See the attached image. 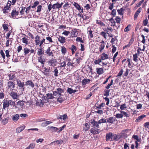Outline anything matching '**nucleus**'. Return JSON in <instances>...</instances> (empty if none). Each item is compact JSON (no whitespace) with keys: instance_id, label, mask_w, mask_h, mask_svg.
I'll list each match as a JSON object with an SVG mask.
<instances>
[{"instance_id":"bb28decb","label":"nucleus","mask_w":149,"mask_h":149,"mask_svg":"<svg viewBox=\"0 0 149 149\" xmlns=\"http://www.w3.org/2000/svg\"><path fill=\"white\" fill-rule=\"evenodd\" d=\"M90 123L92 124L94 126H96L97 128H100V126H99V123H98V122L94 120H91V121Z\"/></svg>"},{"instance_id":"338daca9","label":"nucleus","mask_w":149,"mask_h":149,"mask_svg":"<svg viewBox=\"0 0 149 149\" xmlns=\"http://www.w3.org/2000/svg\"><path fill=\"white\" fill-rule=\"evenodd\" d=\"M129 70L128 69L126 68V70L124 72L123 75V76L127 77V76L128 74L129 73Z\"/></svg>"},{"instance_id":"ddd939ff","label":"nucleus","mask_w":149,"mask_h":149,"mask_svg":"<svg viewBox=\"0 0 149 149\" xmlns=\"http://www.w3.org/2000/svg\"><path fill=\"white\" fill-rule=\"evenodd\" d=\"M41 38L39 36L37 35L35 38V42L36 45L38 46L39 47H41L40 45V44L41 43Z\"/></svg>"},{"instance_id":"052dcab7","label":"nucleus","mask_w":149,"mask_h":149,"mask_svg":"<svg viewBox=\"0 0 149 149\" xmlns=\"http://www.w3.org/2000/svg\"><path fill=\"white\" fill-rule=\"evenodd\" d=\"M106 122V119L105 118H102L98 121L99 124L105 123Z\"/></svg>"},{"instance_id":"e2e57ef3","label":"nucleus","mask_w":149,"mask_h":149,"mask_svg":"<svg viewBox=\"0 0 149 149\" xmlns=\"http://www.w3.org/2000/svg\"><path fill=\"white\" fill-rule=\"evenodd\" d=\"M24 105V102L22 101H19L17 103V105L19 106H22Z\"/></svg>"},{"instance_id":"f257e3e1","label":"nucleus","mask_w":149,"mask_h":149,"mask_svg":"<svg viewBox=\"0 0 149 149\" xmlns=\"http://www.w3.org/2000/svg\"><path fill=\"white\" fill-rule=\"evenodd\" d=\"M2 103H3V110H5L6 108L8 109L10 105L13 106V107L15 108L17 107L16 105L15 102L12 100H8L4 99L3 100Z\"/></svg>"},{"instance_id":"72a5a7b5","label":"nucleus","mask_w":149,"mask_h":149,"mask_svg":"<svg viewBox=\"0 0 149 149\" xmlns=\"http://www.w3.org/2000/svg\"><path fill=\"white\" fill-rule=\"evenodd\" d=\"M91 80L88 79H84L81 81V84L82 85H85L86 84L90 83Z\"/></svg>"},{"instance_id":"13d9d810","label":"nucleus","mask_w":149,"mask_h":149,"mask_svg":"<svg viewBox=\"0 0 149 149\" xmlns=\"http://www.w3.org/2000/svg\"><path fill=\"white\" fill-rule=\"evenodd\" d=\"M53 72L54 73V76L57 77L58 76V70L57 68H54Z\"/></svg>"},{"instance_id":"3c124183","label":"nucleus","mask_w":149,"mask_h":149,"mask_svg":"<svg viewBox=\"0 0 149 149\" xmlns=\"http://www.w3.org/2000/svg\"><path fill=\"white\" fill-rule=\"evenodd\" d=\"M24 52L25 55H26L30 52V49L26 47L24 49Z\"/></svg>"},{"instance_id":"de8ad7c7","label":"nucleus","mask_w":149,"mask_h":149,"mask_svg":"<svg viewBox=\"0 0 149 149\" xmlns=\"http://www.w3.org/2000/svg\"><path fill=\"white\" fill-rule=\"evenodd\" d=\"M140 12V10H137L136 11L134 16V20H136Z\"/></svg>"},{"instance_id":"9d476101","label":"nucleus","mask_w":149,"mask_h":149,"mask_svg":"<svg viewBox=\"0 0 149 149\" xmlns=\"http://www.w3.org/2000/svg\"><path fill=\"white\" fill-rule=\"evenodd\" d=\"M17 0H12V2L8 0L6 6H5L4 8L3 9H9L10 8V6H11V3L12 5H14L15 4V2H16Z\"/></svg>"},{"instance_id":"c9c22d12","label":"nucleus","mask_w":149,"mask_h":149,"mask_svg":"<svg viewBox=\"0 0 149 149\" xmlns=\"http://www.w3.org/2000/svg\"><path fill=\"white\" fill-rule=\"evenodd\" d=\"M54 142L56 143V145L60 146L63 143V140L61 139L58 140L53 142L52 143H54Z\"/></svg>"},{"instance_id":"423d86ee","label":"nucleus","mask_w":149,"mask_h":149,"mask_svg":"<svg viewBox=\"0 0 149 149\" xmlns=\"http://www.w3.org/2000/svg\"><path fill=\"white\" fill-rule=\"evenodd\" d=\"M70 29H71L70 33V35L72 38L76 37L78 36L79 32L75 28H70Z\"/></svg>"},{"instance_id":"39448f33","label":"nucleus","mask_w":149,"mask_h":149,"mask_svg":"<svg viewBox=\"0 0 149 149\" xmlns=\"http://www.w3.org/2000/svg\"><path fill=\"white\" fill-rule=\"evenodd\" d=\"M64 92V90L60 88H58L56 89V91H53V94L56 96H58L59 95H62L61 93Z\"/></svg>"},{"instance_id":"2f4dec72","label":"nucleus","mask_w":149,"mask_h":149,"mask_svg":"<svg viewBox=\"0 0 149 149\" xmlns=\"http://www.w3.org/2000/svg\"><path fill=\"white\" fill-rule=\"evenodd\" d=\"M146 116L145 115H142L139 116L137 119H136L135 120V122H139L140 121H141L143 119V118L146 117Z\"/></svg>"},{"instance_id":"58836bf2","label":"nucleus","mask_w":149,"mask_h":149,"mask_svg":"<svg viewBox=\"0 0 149 149\" xmlns=\"http://www.w3.org/2000/svg\"><path fill=\"white\" fill-rule=\"evenodd\" d=\"M76 90H73L71 88H68L67 92L70 94H71L73 93L76 92Z\"/></svg>"},{"instance_id":"dca6fc26","label":"nucleus","mask_w":149,"mask_h":149,"mask_svg":"<svg viewBox=\"0 0 149 149\" xmlns=\"http://www.w3.org/2000/svg\"><path fill=\"white\" fill-rule=\"evenodd\" d=\"M100 44L99 45V50L100 52H102L103 50L104 49L105 46V42L103 40L100 42Z\"/></svg>"},{"instance_id":"f03ea898","label":"nucleus","mask_w":149,"mask_h":149,"mask_svg":"<svg viewBox=\"0 0 149 149\" xmlns=\"http://www.w3.org/2000/svg\"><path fill=\"white\" fill-rule=\"evenodd\" d=\"M80 13H79L78 15L83 18V22H85L87 19L89 18L91 16V14L90 12H88L87 10H79Z\"/></svg>"},{"instance_id":"774afa93","label":"nucleus","mask_w":149,"mask_h":149,"mask_svg":"<svg viewBox=\"0 0 149 149\" xmlns=\"http://www.w3.org/2000/svg\"><path fill=\"white\" fill-rule=\"evenodd\" d=\"M124 72V70L123 69H121L120 70L118 74L117 75L116 77H120L123 74V73Z\"/></svg>"},{"instance_id":"1a4fd4ad","label":"nucleus","mask_w":149,"mask_h":149,"mask_svg":"<svg viewBox=\"0 0 149 149\" xmlns=\"http://www.w3.org/2000/svg\"><path fill=\"white\" fill-rule=\"evenodd\" d=\"M17 84L19 87V89L22 90V91H24L25 88V84L24 82H22L19 79L16 80Z\"/></svg>"},{"instance_id":"0e129e2a","label":"nucleus","mask_w":149,"mask_h":149,"mask_svg":"<svg viewBox=\"0 0 149 149\" xmlns=\"http://www.w3.org/2000/svg\"><path fill=\"white\" fill-rule=\"evenodd\" d=\"M1 122L3 125H5L8 122V119L7 118H5L2 120Z\"/></svg>"},{"instance_id":"bf43d9fd","label":"nucleus","mask_w":149,"mask_h":149,"mask_svg":"<svg viewBox=\"0 0 149 149\" xmlns=\"http://www.w3.org/2000/svg\"><path fill=\"white\" fill-rule=\"evenodd\" d=\"M46 95L48 98L50 99H52L54 98L52 93H47L46 94Z\"/></svg>"},{"instance_id":"6e6d98bb","label":"nucleus","mask_w":149,"mask_h":149,"mask_svg":"<svg viewBox=\"0 0 149 149\" xmlns=\"http://www.w3.org/2000/svg\"><path fill=\"white\" fill-rule=\"evenodd\" d=\"M73 61H69L67 64V65L69 67L71 66L72 68L74 67V65H73Z\"/></svg>"},{"instance_id":"5fc2aeb1","label":"nucleus","mask_w":149,"mask_h":149,"mask_svg":"<svg viewBox=\"0 0 149 149\" xmlns=\"http://www.w3.org/2000/svg\"><path fill=\"white\" fill-rule=\"evenodd\" d=\"M52 122L49 121H46L42 122V125L43 126H46L49 124L50 123H52Z\"/></svg>"},{"instance_id":"c85d7f7f","label":"nucleus","mask_w":149,"mask_h":149,"mask_svg":"<svg viewBox=\"0 0 149 149\" xmlns=\"http://www.w3.org/2000/svg\"><path fill=\"white\" fill-rule=\"evenodd\" d=\"M29 39L26 37H24L22 38V42L26 45H27L29 44L30 43V42L29 41Z\"/></svg>"},{"instance_id":"f8f14e48","label":"nucleus","mask_w":149,"mask_h":149,"mask_svg":"<svg viewBox=\"0 0 149 149\" xmlns=\"http://www.w3.org/2000/svg\"><path fill=\"white\" fill-rule=\"evenodd\" d=\"M38 61L42 65V67L44 66L45 63L46 62V60L44 56H40L38 58Z\"/></svg>"},{"instance_id":"4d7b16f0","label":"nucleus","mask_w":149,"mask_h":149,"mask_svg":"<svg viewBox=\"0 0 149 149\" xmlns=\"http://www.w3.org/2000/svg\"><path fill=\"white\" fill-rule=\"evenodd\" d=\"M134 36H132L131 37V38L129 40V43L130 45H131L132 44H133V42L134 41Z\"/></svg>"},{"instance_id":"49530a36","label":"nucleus","mask_w":149,"mask_h":149,"mask_svg":"<svg viewBox=\"0 0 149 149\" xmlns=\"http://www.w3.org/2000/svg\"><path fill=\"white\" fill-rule=\"evenodd\" d=\"M138 55L136 53L133 55V59L134 61L137 62L138 61L137 58H138Z\"/></svg>"},{"instance_id":"393cba45","label":"nucleus","mask_w":149,"mask_h":149,"mask_svg":"<svg viewBox=\"0 0 149 149\" xmlns=\"http://www.w3.org/2000/svg\"><path fill=\"white\" fill-rule=\"evenodd\" d=\"M19 13V12L18 11H16V10H13L11 13V15L12 16V17L13 18H16V16H17Z\"/></svg>"},{"instance_id":"e433bc0d","label":"nucleus","mask_w":149,"mask_h":149,"mask_svg":"<svg viewBox=\"0 0 149 149\" xmlns=\"http://www.w3.org/2000/svg\"><path fill=\"white\" fill-rule=\"evenodd\" d=\"M35 146L36 144L35 143H30L28 147L26 148L25 149H33L35 147Z\"/></svg>"},{"instance_id":"680f3d73","label":"nucleus","mask_w":149,"mask_h":149,"mask_svg":"<svg viewBox=\"0 0 149 149\" xmlns=\"http://www.w3.org/2000/svg\"><path fill=\"white\" fill-rule=\"evenodd\" d=\"M104 93V95L106 96H107L109 95V93L110 91V90H105Z\"/></svg>"},{"instance_id":"79ce46f5","label":"nucleus","mask_w":149,"mask_h":149,"mask_svg":"<svg viewBox=\"0 0 149 149\" xmlns=\"http://www.w3.org/2000/svg\"><path fill=\"white\" fill-rule=\"evenodd\" d=\"M110 22H111V26H116V22L113 19V17L111 18L109 20Z\"/></svg>"},{"instance_id":"9b49d317","label":"nucleus","mask_w":149,"mask_h":149,"mask_svg":"<svg viewBox=\"0 0 149 149\" xmlns=\"http://www.w3.org/2000/svg\"><path fill=\"white\" fill-rule=\"evenodd\" d=\"M7 84L8 87V89H10V91H12L14 90L15 87V84L14 82L11 81H8Z\"/></svg>"},{"instance_id":"0eeeda50","label":"nucleus","mask_w":149,"mask_h":149,"mask_svg":"<svg viewBox=\"0 0 149 149\" xmlns=\"http://www.w3.org/2000/svg\"><path fill=\"white\" fill-rule=\"evenodd\" d=\"M93 28L91 26H89L87 28V33L89 39L92 38L94 37L93 32L92 30Z\"/></svg>"},{"instance_id":"ea45409f","label":"nucleus","mask_w":149,"mask_h":149,"mask_svg":"<svg viewBox=\"0 0 149 149\" xmlns=\"http://www.w3.org/2000/svg\"><path fill=\"white\" fill-rule=\"evenodd\" d=\"M74 6L77 9V10H81L83 9V8H82V9H81L80 6L79 5L78 3H77V2H74L73 4Z\"/></svg>"},{"instance_id":"c03bdc74","label":"nucleus","mask_w":149,"mask_h":149,"mask_svg":"<svg viewBox=\"0 0 149 149\" xmlns=\"http://www.w3.org/2000/svg\"><path fill=\"white\" fill-rule=\"evenodd\" d=\"M51 70V69L49 67L48 68H47V69H46V70H44V73L45 75H48V74L49 73Z\"/></svg>"},{"instance_id":"cd10ccee","label":"nucleus","mask_w":149,"mask_h":149,"mask_svg":"<svg viewBox=\"0 0 149 149\" xmlns=\"http://www.w3.org/2000/svg\"><path fill=\"white\" fill-rule=\"evenodd\" d=\"M107 32V30H104V32L102 31L100 32V35L102 36H103L104 38H105V39H107V35L106 33H107L108 34H109V33H108Z\"/></svg>"},{"instance_id":"864d4df0","label":"nucleus","mask_w":149,"mask_h":149,"mask_svg":"<svg viewBox=\"0 0 149 149\" xmlns=\"http://www.w3.org/2000/svg\"><path fill=\"white\" fill-rule=\"evenodd\" d=\"M5 97V93L4 92H0V100L4 99Z\"/></svg>"},{"instance_id":"c756f323","label":"nucleus","mask_w":149,"mask_h":149,"mask_svg":"<svg viewBox=\"0 0 149 149\" xmlns=\"http://www.w3.org/2000/svg\"><path fill=\"white\" fill-rule=\"evenodd\" d=\"M62 4H63L62 2V3L61 4L58 3L54 4L53 5H52V8L54 9L56 8H59L61 7Z\"/></svg>"},{"instance_id":"6ab92c4d","label":"nucleus","mask_w":149,"mask_h":149,"mask_svg":"<svg viewBox=\"0 0 149 149\" xmlns=\"http://www.w3.org/2000/svg\"><path fill=\"white\" fill-rule=\"evenodd\" d=\"M37 48V55L39 56H41L44 54V49L42 47Z\"/></svg>"},{"instance_id":"a878e982","label":"nucleus","mask_w":149,"mask_h":149,"mask_svg":"<svg viewBox=\"0 0 149 149\" xmlns=\"http://www.w3.org/2000/svg\"><path fill=\"white\" fill-rule=\"evenodd\" d=\"M39 3V2L38 1H36L35 2H34L33 4V5L31 6L30 5L28 7H27L26 9V10H28L31 7L32 8H36V7L37 6Z\"/></svg>"},{"instance_id":"8fccbe9b","label":"nucleus","mask_w":149,"mask_h":149,"mask_svg":"<svg viewBox=\"0 0 149 149\" xmlns=\"http://www.w3.org/2000/svg\"><path fill=\"white\" fill-rule=\"evenodd\" d=\"M61 48V52H62V53L64 55L67 52V49L65 48V47L64 46H62Z\"/></svg>"},{"instance_id":"2eb2a0df","label":"nucleus","mask_w":149,"mask_h":149,"mask_svg":"<svg viewBox=\"0 0 149 149\" xmlns=\"http://www.w3.org/2000/svg\"><path fill=\"white\" fill-rule=\"evenodd\" d=\"M100 132V130L94 127L91 128L90 130L91 133L93 134H99Z\"/></svg>"},{"instance_id":"4c0bfd02","label":"nucleus","mask_w":149,"mask_h":149,"mask_svg":"<svg viewBox=\"0 0 149 149\" xmlns=\"http://www.w3.org/2000/svg\"><path fill=\"white\" fill-rule=\"evenodd\" d=\"M70 49L71 50L72 54H74L75 53V51H76L77 49V47L74 45H72Z\"/></svg>"},{"instance_id":"a18cd8bd","label":"nucleus","mask_w":149,"mask_h":149,"mask_svg":"<svg viewBox=\"0 0 149 149\" xmlns=\"http://www.w3.org/2000/svg\"><path fill=\"white\" fill-rule=\"evenodd\" d=\"M120 112L121 113H122L123 116H124L126 117H129L130 116V113H127L125 111H120Z\"/></svg>"},{"instance_id":"f3484780","label":"nucleus","mask_w":149,"mask_h":149,"mask_svg":"<svg viewBox=\"0 0 149 149\" xmlns=\"http://www.w3.org/2000/svg\"><path fill=\"white\" fill-rule=\"evenodd\" d=\"M25 86H30L33 88H34V84L32 80H27L25 83Z\"/></svg>"},{"instance_id":"5701e85b","label":"nucleus","mask_w":149,"mask_h":149,"mask_svg":"<svg viewBox=\"0 0 149 149\" xmlns=\"http://www.w3.org/2000/svg\"><path fill=\"white\" fill-rule=\"evenodd\" d=\"M116 118L113 117H111L108 118L107 120V122L113 124V122L116 121Z\"/></svg>"},{"instance_id":"6e6552de","label":"nucleus","mask_w":149,"mask_h":149,"mask_svg":"<svg viewBox=\"0 0 149 149\" xmlns=\"http://www.w3.org/2000/svg\"><path fill=\"white\" fill-rule=\"evenodd\" d=\"M48 64L50 66L54 67L56 66L57 63V60L54 58H52L48 61Z\"/></svg>"},{"instance_id":"a19ab883","label":"nucleus","mask_w":149,"mask_h":149,"mask_svg":"<svg viewBox=\"0 0 149 149\" xmlns=\"http://www.w3.org/2000/svg\"><path fill=\"white\" fill-rule=\"evenodd\" d=\"M105 104L104 103H101L99 105H98V104L96 103L95 104V106L96 108L101 109L102 107H104L105 105Z\"/></svg>"},{"instance_id":"b1692460","label":"nucleus","mask_w":149,"mask_h":149,"mask_svg":"<svg viewBox=\"0 0 149 149\" xmlns=\"http://www.w3.org/2000/svg\"><path fill=\"white\" fill-rule=\"evenodd\" d=\"M25 128V126L24 125L19 126L16 129V132L17 133H20L24 130Z\"/></svg>"},{"instance_id":"412c9836","label":"nucleus","mask_w":149,"mask_h":149,"mask_svg":"<svg viewBox=\"0 0 149 149\" xmlns=\"http://www.w3.org/2000/svg\"><path fill=\"white\" fill-rule=\"evenodd\" d=\"M8 26L9 25L8 24H6V23H5V22H4L3 24H2V27L3 28L4 31L6 32L8 31Z\"/></svg>"},{"instance_id":"473e14b6","label":"nucleus","mask_w":149,"mask_h":149,"mask_svg":"<svg viewBox=\"0 0 149 149\" xmlns=\"http://www.w3.org/2000/svg\"><path fill=\"white\" fill-rule=\"evenodd\" d=\"M96 23L98 24L99 26H105V24H104V22L100 20H96Z\"/></svg>"},{"instance_id":"20e7f679","label":"nucleus","mask_w":149,"mask_h":149,"mask_svg":"<svg viewBox=\"0 0 149 149\" xmlns=\"http://www.w3.org/2000/svg\"><path fill=\"white\" fill-rule=\"evenodd\" d=\"M105 140L106 141H114V134H113L111 132H109L106 134L105 136Z\"/></svg>"},{"instance_id":"4be33fe9","label":"nucleus","mask_w":149,"mask_h":149,"mask_svg":"<svg viewBox=\"0 0 149 149\" xmlns=\"http://www.w3.org/2000/svg\"><path fill=\"white\" fill-rule=\"evenodd\" d=\"M58 40L61 43H64L66 42V39L65 37L63 36H59L58 38Z\"/></svg>"},{"instance_id":"09e8293b","label":"nucleus","mask_w":149,"mask_h":149,"mask_svg":"<svg viewBox=\"0 0 149 149\" xmlns=\"http://www.w3.org/2000/svg\"><path fill=\"white\" fill-rule=\"evenodd\" d=\"M59 97L57 98V101L61 103L64 100L63 98L62 97L61 95H59Z\"/></svg>"},{"instance_id":"7ed1b4c3","label":"nucleus","mask_w":149,"mask_h":149,"mask_svg":"<svg viewBox=\"0 0 149 149\" xmlns=\"http://www.w3.org/2000/svg\"><path fill=\"white\" fill-rule=\"evenodd\" d=\"M109 58V54L103 52L100 55V58L98 59L94 60V63L95 64H100V63L102 62V61L107 59Z\"/></svg>"},{"instance_id":"69168bd1","label":"nucleus","mask_w":149,"mask_h":149,"mask_svg":"<svg viewBox=\"0 0 149 149\" xmlns=\"http://www.w3.org/2000/svg\"><path fill=\"white\" fill-rule=\"evenodd\" d=\"M116 117L117 118H123V115L122 113H116L115 115Z\"/></svg>"},{"instance_id":"37998d69","label":"nucleus","mask_w":149,"mask_h":149,"mask_svg":"<svg viewBox=\"0 0 149 149\" xmlns=\"http://www.w3.org/2000/svg\"><path fill=\"white\" fill-rule=\"evenodd\" d=\"M131 25L130 24H128L124 29V32H126L129 31L131 30Z\"/></svg>"},{"instance_id":"f704fd0d","label":"nucleus","mask_w":149,"mask_h":149,"mask_svg":"<svg viewBox=\"0 0 149 149\" xmlns=\"http://www.w3.org/2000/svg\"><path fill=\"white\" fill-rule=\"evenodd\" d=\"M122 136L120 134L116 135V134H114V141H117L119 140L122 137Z\"/></svg>"},{"instance_id":"4468645a","label":"nucleus","mask_w":149,"mask_h":149,"mask_svg":"<svg viewBox=\"0 0 149 149\" xmlns=\"http://www.w3.org/2000/svg\"><path fill=\"white\" fill-rule=\"evenodd\" d=\"M45 53L46 55L49 56L53 57L54 56V54L52 51L51 50L50 47H48Z\"/></svg>"},{"instance_id":"a211bd4d","label":"nucleus","mask_w":149,"mask_h":149,"mask_svg":"<svg viewBox=\"0 0 149 149\" xmlns=\"http://www.w3.org/2000/svg\"><path fill=\"white\" fill-rule=\"evenodd\" d=\"M11 91L10 93H9L10 96H11V97L13 99H17L19 96L17 93H15V92L13 91Z\"/></svg>"},{"instance_id":"603ef678","label":"nucleus","mask_w":149,"mask_h":149,"mask_svg":"<svg viewBox=\"0 0 149 149\" xmlns=\"http://www.w3.org/2000/svg\"><path fill=\"white\" fill-rule=\"evenodd\" d=\"M76 41L77 42H80L82 43H84V40L82 39V38L80 37H77V38Z\"/></svg>"},{"instance_id":"7c9ffc66","label":"nucleus","mask_w":149,"mask_h":149,"mask_svg":"<svg viewBox=\"0 0 149 149\" xmlns=\"http://www.w3.org/2000/svg\"><path fill=\"white\" fill-rule=\"evenodd\" d=\"M19 114H16L13 116L12 119L14 122L17 121L19 119Z\"/></svg>"},{"instance_id":"aec40b11","label":"nucleus","mask_w":149,"mask_h":149,"mask_svg":"<svg viewBox=\"0 0 149 149\" xmlns=\"http://www.w3.org/2000/svg\"><path fill=\"white\" fill-rule=\"evenodd\" d=\"M96 71L97 74L99 75H100L103 73L104 72V69L103 68H96Z\"/></svg>"}]
</instances>
